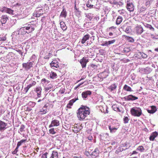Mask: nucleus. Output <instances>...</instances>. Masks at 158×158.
I'll return each mask as SVG.
<instances>
[{"label":"nucleus","mask_w":158,"mask_h":158,"mask_svg":"<svg viewBox=\"0 0 158 158\" xmlns=\"http://www.w3.org/2000/svg\"><path fill=\"white\" fill-rule=\"evenodd\" d=\"M91 94V92L90 91H86L82 93L81 95L83 98H86L88 95H90Z\"/></svg>","instance_id":"nucleus-18"},{"label":"nucleus","mask_w":158,"mask_h":158,"mask_svg":"<svg viewBox=\"0 0 158 158\" xmlns=\"http://www.w3.org/2000/svg\"><path fill=\"white\" fill-rule=\"evenodd\" d=\"M59 125V121L57 120H54L51 122V123L49 126V127L53 126H57Z\"/></svg>","instance_id":"nucleus-16"},{"label":"nucleus","mask_w":158,"mask_h":158,"mask_svg":"<svg viewBox=\"0 0 158 158\" xmlns=\"http://www.w3.org/2000/svg\"><path fill=\"white\" fill-rule=\"evenodd\" d=\"M56 74L53 72L52 71L50 74V77L53 79L56 78L57 77Z\"/></svg>","instance_id":"nucleus-29"},{"label":"nucleus","mask_w":158,"mask_h":158,"mask_svg":"<svg viewBox=\"0 0 158 158\" xmlns=\"http://www.w3.org/2000/svg\"><path fill=\"white\" fill-rule=\"evenodd\" d=\"M158 135V133L156 132H153L151 134L149 137V139L151 141H153L155 138Z\"/></svg>","instance_id":"nucleus-19"},{"label":"nucleus","mask_w":158,"mask_h":158,"mask_svg":"<svg viewBox=\"0 0 158 158\" xmlns=\"http://www.w3.org/2000/svg\"><path fill=\"white\" fill-rule=\"evenodd\" d=\"M50 158H58V152L56 151H53Z\"/></svg>","instance_id":"nucleus-24"},{"label":"nucleus","mask_w":158,"mask_h":158,"mask_svg":"<svg viewBox=\"0 0 158 158\" xmlns=\"http://www.w3.org/2000/svg\"><path fill=\"white\" fill-rule=\"evenodd\" d=\"M127 40L129 42H133L134 41V39L132 37H127Z\"/></svg>","instance_id":"nucleus-37"},{"label":"nucleus","mask_w":158,"mask_h":158,"mask_svg":"<svg viewBox=\"0 0 158 158\" xmlns=\"http://www.w3.org/2000/svg\"><path fill=\"white\" fill-rule=\"evenodd\" d=\"M124 99L127 101H134L137 100L138 99V98L135 96H134L132 95H129L126 96L124 98Z\"/></svg>","instance_id":"nucleus-7"},{"label":"nucleus","mask_w":158,"mask_h":158,"mask_svg":"<svg viewBox=\"0 0 158 158\" xmlns=\"http://www.w3.org/2000/svg\"><path fill=\"white\" fill-rule=\"evenodd\" d=\"M89 37L90 35L89 34L85 35L81 39V43L82 44H84L89 39Z\"/></svg>","instance_id":"nucleus-20"},{"label":"nucleus","mask_w":158,"mask_h":158,"mask_svg":"<svg viewBox=\"0 0 158 158\" xmlns=\"http://www.w3.org/2000/svg\"><path fill=\"white\" fill-rule=\"evenodd\" d=\"M130 112L131 114L134 116L139 117L142 114V110L139 107H134L132 108Z\"/></svg>","instance_id":"nucleus-2"},{"label":"nucleus","mask_w":158,"mask_h":158,"mask_svg":"<svg viewBox=\"0 0 158 158\" xmlns=\"http://www.w3.org/2000/svg\"><path fill=\"white\" fill-rule=\"evenodd\" d=\"M7 123H6L2 121H0V131H3L7 128Z\"/></svg>","instance_id":"nucleus-9"},{"label":"nucleus","mask_w":158,"mask_h":158,"mask_svg":"<svg viewBox=\"0 0 158 158\" xmlns=\"http://www.w3.org/2000/svg\"><path fill=\"white\" fill-rule=\"evenodd\" d=\"M60 24L61 27L63 30H65L67 29V27L64 22H61L60 23Z\"/></svg>","instance_id":"nucleus-30"},{"label":"nucleus","mask_w":158,"mask_h":158,"mask_svg":"<svg viewBox=\"0 0 158 158\" xmlns=\"http://www.w3.org/2000/svg\"><path fill=\"white\" fill-rule=\"evenodd\" d=\"M85 154L88 156L89 154V153L88 151H86L85 152Z\"/></svg>","instance_id":"nucleus-50"},{"label":"nucleus","mask_w":158,"mask_h":158,"mask_svg":"<svg viewBox=\"0 0 158 158\" xmlns=\"http://www.w3.org/2000/svg\"><path fill=\"white\" fill-rule=\"evenodd\" d=\"M109 128L111 133L114 132L117 129V128L114 127H111L110 126H109Z\"/></svg>","instance_id":"nucleus-31"},{"label":"nucleus","mask_w":158,"mask_h":158,"mask_svg":"<svg viewBox=\"0 0 158 158\" xmlns=\"http://www.w3.org/2000/svg\"><path fill=\"white\" fill-rule=\"evenodd\" d=\"M71 106L70 105H69L68 104L67 105V107L69 108H71Z\"/></svg>","instance_id":"nucleus-56"},{"label":"nucleus","mask_w":158,"mask_h":158,"mask_svg":"<svg viewBox=\"0 0 158 158\" xmlns=\"http://www.w3.org/2000/svg\"><path fill=\"white\" fill-rule=\"evenodd\" d=\"M22 144H21V143L20 142H19L18 143H17V147H16V149H18L19 147V146H20V145H21Z\"/></svg>","instance_id":"nucleus-48"},{"label":"nucleus","mask_w":158,"mask_h":158,"mask_svg":"<svg viewBox=\"0 0 158 158\" xmlns=\"http://www.w3.org/2000/svg\"><path fill=\"white\" fill-rule=\"evenodd\" d=\"M51 67L53 69H56L59 68V63L57 60H53L50 64Z\"/></svg>","instance_id":"nucleus-4"},{"label":"nucleus","mask_w":158,"mask_h":158,"mask_svg":"<svg viewBox=\"0 0 158 158\" xmlns=\"http://www.w3.org/2000/svg\"><path fill=\"white\" fill-rule=\"evenodd\" d=\"M144 150V149L142 146H139L136 149L137 150H138L141 152H143Z\"/></svg>","instance_id":"nucleus-36"},{"label":"nucleus","mask_w":158,"mask_h":158,"mask_svg":"<svg viewBox=\"0 0 158 158\" xmlns=\"http://www.w3.org/2000/svg\"><path fill=\"white\" fill-rule=\"evenodd\" d=\"M17 149H16V148H15V150H14L13 152H12V153L13 154H15L17 152Z\"/></svg>","instance_id":"nucleus-53"},{"label":"nucleus","mask_w":158,"mask_h":158,"mask_svg":"<svg viewBox=\"0 0 158 158\" xmlns=\"http://www.w3.org/2000/svg\"><path fill=\"white\" fill-rule=\"evenodd\" d=\"M14 10H11L10 8H7L6 13L9 14H11L13 15L14 14H13Z\"/></svg>","instance_id":"nucleus-33"},{"label":"nucleus","mask_w":158,"mask_h":158,"mask_svg":"<svg viewBox=\"0 0 158 158\" xmlns=\"http://www.w3.org/2000/svg\"><path fill=\"white\" fill-rule=\"evenodd\" d=\"M26 28L27 30V33H29L31 32L34 30V28L32 27L31 25H28V26L26 27Z\"/></svg>","instance_id":"nucleus-22"},{"label":"nucleus","mask_w":158,"mask_h":158,"mask_svg":"<svg viewBox=\"0 0 158 158\" xmlns=\"http://www.w3.org/2000/svg\"><path fill=\"white\" fill-rule=\"evenodd\" d=\"M81 85V84H79L77 86V87H75V89H76L77 88H78L80 85Z\"/></svg>","instance_id":"nucleus-57"},{"label":"nucleus","mask_w":158,"mask_h":158,"mask_svg":"<svg viewBox=\"0 0 158 158\" xmlns=\"http://www.w3.org/2000/svg\"><path fill=\"white\" fill-rule=\"evenodd\" d=\"M24 128H25L24 126L23 125H21V127H20V131L21 132L23 131V129H24Z\"/></svg>","instance_id":"nucleus-46"},{"label":"nucleus","mask_w":158,"mask_h":158,"mask_svg":"<svg viewBox=\"0 0 158 158\" xmlns=\"http://www.w3.org/2000/svg\"><path fill=\"white\" fill-rule=\"evenodd\" d=\"M33 65V63L31 62H27V63H23L22 64L23 67L26 70L30 69Z\"/></svg>","instance_id":"nucleus-6"},{"label":"nucleus","mask_w":158,"mask_h":158,"mask_svg":"<svg viewBox=\"0 0 158 158\" xmlns=\"http://www.w3.org/2000/svg\"><path fill=\"white\" fill-rule=\"evenodd\" d=\"M26 141V139H22L19 142L21 143V144H22L23 142H25Z\"/></svg>","instance_id":"nucleus-51"},{"label":"nucleus","mask_w":158,"mask_h":158,"mask_svg":"<svg viewBox=\"0 0 158 158\" xmlns=\"http://www.w3.org/2000/svg\"><path fill=\"white\" fill-rule=\"evenodd\" d=\"M29 105L32 107H34L35 105V103L34 102H29Z\"/></svg>","instance_id":"nucleus-45"},{"label":"nucleus","mask_w":158,"mask_h":158,"mask_svg":"<svg viewBox=\"0 0 158 158\" xmlns=\"http://www.w3.org/2000/svg\"><path fill=\"white\" fill-rule=\"evenodd\" d=\"M123 89H124L125 90L127 91H132L133 90H132V89L131 87L127 85H125L123 88Z\"/></svg>","instance_id":"nucleus-28"},{"label":"nucleus","mask_w":158,"mask_h":158,"mask_svg":"<svg viewBox=\"0 0 158 158\" xmlns=\"http://www.w3.org/2000/svg\"><path fill=\"white\" fill-rule=\"evenodd\" d=\"M145 26L148 28H149L150 30H151L152 31H154V29L152 27L151 25L149 24H146L145 25Z\"/></svg>","instance_id":"nucleus-35"},{"label":"nucleus","mask_w":158,"mask_h":158,"mask_svg":"<svg viewBox=\"0 0 158 158\" xmlns=\"http://www.w3.org/2000/svg\"><path fill=\"white\" fill-rule=\"evenodd\" d=\"M73 158H82L81 157L74 156Z\"/></svg>","instance_id":"nucleus-59"},{"label":"nucleus","mask_w":158,"mask_h":158,"mask_svg":"<svg viewBox=\"0 0 158 158\" xmlns=\"http://www.w3.org/2000/svg\"><path fill=\"white\" fill-rule=\"evenodd\" d=\"M117 84H112L108 87V89L110 91L112 92L113 93H114L115 92V90L117 87Z\"/></svg>","instance_id":"nucleus-11"},{"label":"nucleus","mask_w":158,"mask_h":158,"mask_svg":"<svg viewBox=\"0 0 158 158\" xmlns=\"http://www.w3.org/2000/svg\"><path fill=\"white\" fill-rule=\"evenodd\" d=\"M115 41V40H113L108 41H105L101 45L102 46H108L109 45L113 44Z\"/></svg>","instance_id":"nucleus-17"},{"label":"nucleus","mask_w":158,"mask_h":158,"mask_svg":"<svg viewBox=\"0 0 158 158\" xmlns=\"http://www.w3.org/2000/svg\"><path fill=\"white\" fill-rule=\"evenodd\" d=\"M67 15V13L66 12L65 9L64 8L63 9L62 12H61L60 15V16H61L62 17H64L65 18H66V16Z\"/></svg>","instance_id":"nucleus-27"},{"label":"nucleus","mask_w":158,"mask_h":158,"mask_svg":"<svg viewBox=\"0 0 158 158\" xmlns=\"http://www.w3.org/2000/svg\"><path fill=\"white\" fill-rule=\"evenodd\" d=\"M6 40V38L5 37H0V40L1 41H4Z\"/></svg>","instance_id":"nucleus-47"},{"label":"nucleus","mask_w":158,"mask_h":158,"mask_svg":"<svg viewBox=\"0 0 158 158\" xmlns=\"http://www.w3.org/2000/svg\"><path fill=\"white\" fill-rule=\"evenodd\" d=\"M136 57L138 58L141 59L142 58H146L147 57V55L143 52H139L136 54Z\"/></svg>","instance_id":"nucleus-8"},{"label":"nucleus","mask_w":158,"mask_h":158,"mask_svg":"<svg viewBox=\"0 0 158 158\" xmlns=\"http://www.w3.org/2000/svg\"><path fill=\"white\" fill-rule=\"evenodd\" d=\"M151 37L152 38H154V35H151Z\"/></svg>","instance_id":"nucleus-63"},{"label":"nucleus","mask_w":158,"mask_h":158,"mask_svg":"<svg viewBox=\"0 0 158 158\" xmlns=\"http://www.w3.org/2000/svg\"><path fill=\"white\" fill-rule=\"evenodd\" d=\"M75 102V100L73 99L70 101L69 103L68 104L70 106H72L74 102Z\"/></svg>","instance_id":"nucleus-40"},{"label":"nucleus","mask_w":158,"mask_h":158,"mask_svg":"<svg viewBox=\"0 0 158 158\" xmlns=\"http://www.w3.org/2000/svg\"><path fill=\"white\" fill-rule=\"evenodd\" d=\"M17 52H18L19 54H20L22 56H23V53L22 52H21V51L20 50H19V49H18V50H17Z\"/></svg>","instance_id":"nucleus-49"},{"label":"nucleus","mask_w":158,"mask_h":158,"mask_svg":"<svg viewBox=\"0 0 158 158\" xmlns=\"http://www.w3.org/2000/svg\"><path fill=\"white\" fill-rule=\"evenodd\" d=\"M94 0H89L86 4V6L88 7L92 8L93 7L94 5L91 4V2Z\"/></svg>","instance_id":"nucleus-32"},{"label":"nucleus","mask_w":158,"mask_h":158,"mask_svg":"<svg viewBox=\"0 0 158 158\" xmlns=\"http://www.w3.org/2000/svg\"><path fill=\"white\" fill-rule=\"evenodd\" d=\"M130 29H131V28L130 27H128L125 29V31L127 33H129L130 32V31H131Z\"/></svg>","instance_id":"nucleus-39"},{"label":"nucleus","mask_w":158,"mask_h":158,"mask_svg":"<svg viewBox=\"0 0 158 158\" xmlns=\"http://www.w3.org/2000/svg\"><path fill=\"white\" fill-rule=\"evenodd\" d=\"M123 20V18L121 16H118L116 20V24L117 25L120 24L122 22Z\"/></svg>","instance_id":"nucleus-26"},{"label":"nucleus","mask_w":158,"mask_h":158,"mask_svg":"<svg viewBox=\"0 0 158 158\" xmlns=\"http://www.w3.org/2000/svg\"><path fill=\"white\" fill-rule=\"evenodd\" d=\"M155 51L156 52H158V48H156L155 49Z\"/></svg>","instance_id":"nucleus-60"},{"label":"nucleus","mask_w":158,"mask_h":158,"mask_svg":"<svg viewBox=\"0 0 158 158\" xmlns=\"http://www.w3.org/2000/svg\"><path fill=\"white\" fill-rule=\"evenodd\" d=\"M65 92V90H60V93H61V94H63Z\"/></svg>","instance_id":"nucleus-52"},{"label":"nucleus","mask_w":158,"mask_h":158,"mask_svg":"<svg viewBox=\"0 0 158 158\" xmlns=\"http://www.w3.org/2000/svg\"><path fill=\"white\" fill-rule=\"evenodd\" d=\"M47 107L48 106L45 105L42 109H41L40 110V112L41 113V114H46L48 112V110L47 109Z\"/></svg>","instance_id":"nucleus-15"},{"label":"nucleus","mask_w":158,"mask_h":158,"mask_svg":"<svg viewBox=\"0 0 158 158\" xmlns=\"http://www.w3.org/2000/svg\"><path fill=\"white\" fill-rule=\"evenodd\" d=\"M27 33L26 27L21 28L18 31V34L19 35H24Z\"/></svg>","instance_id":"nucleus-14"},{"label":"nucleus","mask_w":158,"mask_h":158,"mask_svg":"<svg viewBox=\"0 0 158 158\" xmlns=\"http://www.w3.org/2000/svg\"><path fill=\"white\" fill-rule=\"evenodd\" d=\"M48 154L47 152H46L43 154L41 156V158H47V155Z\"/></svg>","instance_id":"nucleus-42"},{"label":"nucleus","mask_w":158,"mask_h":158,"mask_svg":"<svg viewBox=\"0 0 158 158\" xmlns=\"http://www.w3.org/2000/svg\"><path fill=\"white\" fill-rule=\"evenodd\" d=\"M124 123H127L128 122V121L129 119L127 117H125L123 119Z\"/></svg>","instance_id":"nucleus-38"},{"label":"nucleus","mask_w":158,"mask_h":158,"mask_svg":"<svg viewBox=\"0 0 158 158\" xmlns=\"http://www.w3.org/2000/svg\"><path fill=\"white\" fill-rule=\"evenodd\" d=\"M90 114L89 108L84 106H82L79 109L77 113V116L80 119H84Z\"/></svg>","instance_id":"nucleus-1"},{"label":"nucleus","mask_w":158,"mask_h":158,"mask_svg":"<svg viewBox=\"0 0 158 158\" xmlns=\"http://www.w3.org/2000/svg\"><path fill=\"white\" fill-rule=\"evenodd\" d=\"M99 151L97 148H96L94 152H93L91 155L93 157H95L98 155Z\"/></svg>","instance_id":"nucleus-25"},{"label":"nucleus","mask_w":158,"mask_h":158,"mask_svg":"<svg viewBox=\"0 0 158 158\" xmlns=\"http://www.w3.org/2000/svg\"><path fill=\"white\" fill-rule=\"evenodd\" d=\"M2 111L1 110H0V115L2 114Z\"/></svg>","instance_id":"nucleus-62"},{"label":"nucleus","mask_w":158,"mask_h":158,"mask_svg":"<svg viewBox=\"0 0 158 158\" xmlns=\"http://www.w3.org/2000/svg\"><path fill=\"white\" fill-rule=\"evenodd\" d=\"M89 61V59L88 57L84 56L80 60L82 68H85L87 63Z\"/></svg>","instance_id":"nucleus-3"},{"label":"nucleus","mask_w":158,"mask_h":158,"mask_svg":"<svg viewBox=\"0 0 158 158\" xmlns=\"http://www.w3.org/2000/svg\"><path fill=\"white\" fill-rule=\"evenodd\" d=\"M118 12L121 14H124L125 13V11L123 10H119Z\"/></svg>","instance_id":"nucleus-44"},{"label":"nucleus","mask_w":158,"mask_h":158,"mask_svg":"<svg viewBox=\"0 0 158 158\" xmlns=\"http://www.w3.org/2000/svg\"><path fill=\"white\" fill-rule=\"evenodd\" d=\"M49 132L50 133L54 134L55 133L54 128H52L49 130Z\"/></svg>","instance_id":"nucleus-43"},{"label":"nucleus","mask_w":158,"mask_h":158,"mask_svg":"<svg viewBox=\"0 0 158 158\" xmlns=\"http://www.w3.org/2000/svg\"><path fill=\"white\" fill-rule=\"evenodd\" d=\"M156 110V106H151V109L148 110V112L149 113L153 114L154 113Z\"/></svg>","instance_id":"nucleus-21"},{"label":"nucleus","mask_w":158,"mask_h":158,"mask_svg":"<svg viewBox=\"0 0 158 158\" xmlns=\"http://www.w3.org/2000/svg\"><path fill=\"white\" fill-rule=\"evenodd\" d=\"M126 7L127 10L130 12L133 11L134 9V6L132 3L129 1H127Z\"/></svg>","instance_id":"nucleus-5"},{"label":"nucleus","mask_w":158,"mask_h":158,"mask_svg":"<svg viewBox=\"0 0 158 158\" xmlns=\"http://www.w3.org/2000/svg\"><path fill=\"white\" fill-rule=\"evenodd\" d=\"M110 3L113 4H116L117 2L115 0H110Z\"/></svg>","instance_id":"nucleus-41"},{"label":"nucleus","mask_w":158,"mask_h":158,"mask_svg":"<svg viewBox=\"0 0 158 158\" xmlns=\"http://www.w3.org/2000/svg\"><path fill=\"white\" fill-rule=\"evenodd\" d=\"M113 35V34L112 32H110L109 33V35L110 36H112Z\"/></svg>","instance_id":"nucleus-58"},{"label":"nucleus","mask_w":158,"mask_h":158,"mask_svg":"<svg viewBox=\"0 0 158 158\" xmlns=\"http://www.w3.org/2000/svg\"><path fill=\"white\" fill-rule=\"evenodd\" d=\"M52 55V54H51V53H49L48 54V56H51V55Z\"/></svg>","instance_id":"nucleus-61"},{"label":"nucleus","mask_w":158,"mask_h":158,"mask_svg":"<svg viewBox=\"0 0 158 158\" xmlns=\"http://www.w3.org/2000/svg\"><path fill=\"white\" fill-rule=\"evenodd\" d=\"M36 84V82L35 81H33L31 82V83H30L26 87L24 88V90L25 91V93H26L27 92L29 89L31 87L35 85Z\"/></svg>","instance_id":"nucleus-13"},{"label":"nucleus","mask_w":158,"mask_h":158,"mask_svg":"<svg viewBox=\"0 0 158 158\" xmlns=\"http://www.w3.org/2000/svg\"><path fill=\"white\" fill-rule=\"evenodd\" d=\"M41 100H41V99H39V100L38 101V102H40Z\"/></svg>","instance_id":"nucleus-64"},{"label":"nucleus","mask_w":158,"mask_h":158,"mask_svg":"<svg viewBox=\"0 0 158 158\" xmlns=\"http://www.w3.org/2000/svg\"><path fill=\"white\" fill-rule=\"evenodd\" d=\"M8 19L9 17L6 15H2L1 17V19L0 20L2 24H5Z\"/></svg>","instance_id":"nucleus-12"},{"label":"nucleus","mask_w":158,"mask_h":158,"mask_svg":"<svg viewBox=\"0 0 158 158\" xmlns=\"http://www.w3.org/2000/svg\"><path fill=\"white\" fill-rule=\"evenodd\" d=\"M150 3V1H149V0H148L147 2H146V4L147 5H148Z\"/></svg>","instance_id":"nucleus-54"},{"label":"nucleus","mask_w":158,"mask_h":158,"mask_svg":"<svg viewBox=\"0 0 158 158\" xmlns=\"http://www.w3.org/2000/svg\"><path fill=\"white\" fill-rule=\"evenodd\" d=\"M7 7L5 6H3L0 8V11L2 12H6Z\"/></svg>","instance_id":"nucleus-34"},{"label":"nucleus","mask_w":158,"mask_h":158,"mask_svg":"<svg viewBox=\"0 0 158 158\" xmlns=\"http://www.w3.org/2000/svg\"><path fill=\"white\" fill-rule=\"evenodd\" d=\"M135 30L138 34H141L143 32V28L140 25H137L135 28Z\"/></svg>","instance_id":"nucleus-10"},{"label":"nucleus","mask_w":158,"mask_h":158,"mask_svg":"<svg viewBox=\"0 0 158 158\" xmlns=\"http://www.w3.org/2000/svg\"><path fill=\"white\" fill-rule=\"evenodd\" d=\"M137 154V152L135 151H133V152H132V154Z\"/></svg>","instance_id":"nucleus-55"},{"label":"nucleus","mask_w":158,"mask_h":158,"mask_svg":"<svg viewBox=\"0 0 158 158\" xmlns=\"http://www.w3.org/2000/svg\"><path fill=\"white\" fill-rule=\"evenodd\" d=\"M41 90L42 89L40 87H37L35 91L37 93V96L39 98L41 96Z\"/></svg>","instance_id":"nucleus-23"}]
</instances>
